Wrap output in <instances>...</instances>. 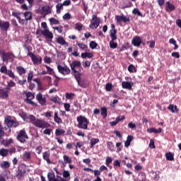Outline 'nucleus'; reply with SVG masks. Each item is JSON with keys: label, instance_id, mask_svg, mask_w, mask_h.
I'll use <instances>...</instances> for the list:
<instances>
[{"label": "nucleus", "instance_id": "23", "mask_svg": "<svg viewBox=\"0 0 181 181\" xmlns=\"http://www.w3.org/2000/svg\"><path fill=\"white\" fill-rule=\"evenodd\" d=\"M9 97V90L5 89H0V98L5 100Z\"/></svg>", "mask_w": 181, "mask_h": 181}, {"label": "nucleus", "instance_id": "15", "mask_svg": "<svg viewBox=\"0 0 181 181\" xmlns=\"http://www.w3.org/2000/svg\"><path fill=\"white\" fill-rule=\"evenodd\" d=\"M9 26L10 24L8 21H0V29L1 32H8Z\"/></svg>", "mask_w": 181, "mask_h": 181}, {"label": "nucleus", "instance_id": "44", "mask_svg": "<svg viewBox=\"0 0 181 181\" xmlns=\"http://www.w3.org/2000/svg\"><path fill=\"white\" fill-rule=\"evenodd\" d=\"M49 23L51 25H60V21L54 18H49Z\"/></svg>", "mask_w": 181, "mask_h": 181}, {"label": "nucleus", "instance_id": "25", "mask_svg": "<svg viewBox=\"0 0 181 181\" xmlns=\"http://www.w3.org/2000/svg\"><path fill=\"white\" fill-rule=\"evenodd\" d=\"M76 46L79 47V49L82 50H85L86 52H90V49H88V46L84 42H77Z\"/></svg>", "mask_w": 181, "mask_h": 181}, {"label": "nucleus", "instance_id": "62", "mask_svg": "<svg viewBox=\"0 0 181 181\" xmlns=\"http://www.w3.org/2000/svg\"><path fill=\"white\" fill-rule=\"evenodd\" d=\"M64 21H69V19H71V15H70L69 13H65L63 16Z\"/></svg>", "mask_w": 181, "mask_h": 181}, {"label": "nucleus", "instance_id": "58", "mask_svg": "<svg viewBox=\"0 0 181 181\" xmlns=\"http://www.w3.org/2000/svg\"><path fill=\"white\" fill-rule=\"evenodd\" d=\"M53 29H54V30H57L59 33H63V26L62 25L58 27H53Z\"/></svg>", "mask_w": 181, "mask_h": 181}, {"label": "nucleus", "instance_id": "37", "mask_svg": "<svg viewBox=\"0 0 181 181\" xmlns=\"http://www.w3.org/2000/svg\"><path fill=\"white\" fill-rule=\"evenodd\" d=\"M66 133V131L63 129H56L55 130V135L56 136H60L62 135H64Z\"/></svg>", "mask_w": 181, "mask_h": 181}, {"label": "nucleus", "instance_id": "3", "mask_svg": "<svg viewBox=\"0 0 181 181\" xmlns=\"http://www.w3.org/2000/svg\"><path fill=\"white\" fill-rule=\"evenodd\" d=\"M16 139L20 144H26L28 139H29V136H28V133H26V129H23L20 130L18 132Z\"/></svg>", "mask_w": 181, "mask_h": 181}, {"label": "nucleus", "instance_id": "57", "mask_svg": "<svg viewBox=\"0 0 181 181\" xmlns=\"http://www.w3.org/2000/svg\"><path fill=\"white\" fill-rule=\"evenodd\" d=\"M45 67L47 69V74H54V72L53 71V69L50 68V66L47 65H45Z\"/></svg>", "mask_w": 181, "mask_h": 181}, {"label": "nucleus", "instance_id": "33", "mask_svg": "<svg viewBox=\"0 0 181 181\" xmlns=\"http://www.w3.org/2000/svg\"><path fill=\"white\" fill-rule=\"evenodd\" d=\"M63 158H64V163H62L63 166H66L67 163H71L72 162L71 158L69 157V156L64 155Z\"/></svg>", "mask_w": 181, "mask_h": 181}, {"label": "nucleus", "instance_id": "10", "mask_svg": "<svg viewBox=\"0 0 181 181\" xmlns=\"http://www.w3.org/2000/svg\"><path fill=\"white\" fill-rule=\"evenodd\" d=\"M57 70L60 74H62L63 76H68V74H70L71 70L70 68L67 66H62L60 64L57 65Z\"/></svg>", "mask_w": 181, "mask_h": 181}, {"label": "nucleus", "instance_id": "48", "mask_svg": "<svg viewBox=\"0 0 181 181\" xmlns=\"http://www.w3.org/2000/svg\"><path fill=\"white\" fill-rule=\"evenodd\" d=\"M97 46H98V44H97V42H95V41H91L89 44V47L92 49V50H94V49H95Z\"/></svg>", "mask_w": 181, "mask_h": 181}, {"label": "nucleus", "instance_id": "55", "mask_svg": "<svg viewBox=\"0 0 181 181\" xmlns=\"http://www.w3.org/2000/svg\"><path fill=\"white\" fill-rule=\"evenodd\" d=\"M106 91H111L112 90V84L110 83H107L105 85Z\"/></svg>", "mask_w": 181, "mask_h": 181}, {"label": "nucleus", "instance_id": "21", "mask_svg": "<svg viewBox=\"0 0 181 181\" xmlns=\"http://www.w3.org/2000/svg\"><path fill=\"white\" fill-rule=\"evenodd\" d=\"M176 9V7H175V5H173L172 3L167 1L165 2V11L166 12H173Z\"/></svg>", "mask_w": 181, "mask_h": 181}, {"label": "nucleus", "instance_id": "14", "mask_svg": "<svg viewBox=\"0 0 181 181\" xmlns=\"http://www.w3.org/2000/svg\"><path fill=\"white\" fill-rule=\"evenodd\" d=\"M29 57H31L32 62L34 64H40L42 63V57H37L33 53H28Z\"/></svg>", "mask_w": 181, "mask_h": 181}, {"label": "nucleus", "instance_id": "56", "mask_svg": "<svg viewBox=\"0 0 181 181\" xmlns=\"http://www.w3.org/2000/svg\"><path fill=\"white\" fill-rule=\"evenodd\" d=\"M20 117H21V118L23 119V121H26V119H28V114H26L25 112H21L19 113Z\"/></svg>", "mask_w": 181, "mask_h": 181}, {"label": "nucleus", "instance_id": "51", "mask_svg": "<svg viewBox=\"0 0 181 181\" xmlns=\"http://www.w3.org/2000/svg\"><path fill=\"white\" fill-rule=\"evenodd\" d=\"M113 166H114V168H121V160H115L113 162Z\"/></svg>", "mask_w": 181, "mask_h": 181}, {"label": "nucleus", "instance_id": "17", "mask_svg": "<svg viewBox=\"0 0 181 181\" xmlns=\"http://www.w3.org/2000/svg\"><path fill=\"white\" fill-rule=\"evenodd\" d=\"M141 42L142 40H141V37L139 36H136L132 39V45L136 47H139V46H141Z\"/></svg>", "mask_w": 181, "mask_h": 181}, {"label": "nucleus", "instance_id": "50", "mask_svg": "<svg viewBox=\"0 0 181 181\" xmlns=\"http://www.w3.org/2000/svg\"><path fill=\"white\" fill-rule=\"evenodd\" d=\"M63 4H58L56 6L57 13H60V11L63 9Z\"/></svg>", "mask_w": 181, "mask_h": 181}, {"label": "nucleus", "instance_id": "9", "mask_svg": "<svg viewBox=\"0 0 181 181\" xmlns=\"http://www.w3.org/2000/svg\"><path fill=\"white\" fill-rule=\"evenodd\" d=\"M0 53L4 63H5V62H8V60H12L16 57L15 54L12 52H5L4 51H1Z\"/></svg>", "mask_w": 181, "mask_h": 181}, {"label": "nucleus", "instance_id": "7", "mask_svg": "<svg viewBox=\"0 0 181 181\" xmlns=\"http://www.w3.org/2000/svg\"><path fill=\"white\" fill-rule=\"evenodd\" d=\"M25 175H26V165L21 164L18 167L16 177H18V179H22Z\"/></svg>", "mask_w": 181, "mask_h": 181}, {"label": "nucleus", "instance_id": "19", "mask_svg": "<svg viewBox=\"0 0 181 181\" xmlns=\"http://www.w3.org/2000/svg\"><path fill=\"white\" fill-rule=\"evenodd\" d=\"M42 158L44 160H46L48 165H50V163H52V161L50 160V151H45L44 153H42Z\"/></svg>", "mask_w": 181, "mask_h": 181}, {"label": "nucleus", "instance_id": "2", "mask_svg": "<svg viewBox=\"0 0 181 181\" xmlns=\"http://www.w3.org/2000/svg\"><path fill=\"white\" fill-rule=\"evenodd\" d=\"M41 28L44 29L42 32V36H44L47 40V42H52V39H53V33L49 30V28L47 27V23L46 22H42L41 23Z\"/></svg>", "mask_w": 181, "mask_h": 181}, {"label": "nucleus", "instance_id": "60", "mask_svg": "<svg viewBox=\"0 0 181 181\" xmlns=\"http://www.w3.org/2000/svg\"><path fill=\"white\" fill-rule=\"evenodd\" d=\"M25 95L27 97V98H31V100H33V98H35V95L33 94L31 92H27L25 93Z\"/></svg>", "mask_w": 181, "mask_h": 181}, {"label": "nucleus", "instance_id": "61", "mask_svg": "<svg viewBox=\"0 0 181 181\" xmlns=\"http://www.w3.org/2000/svg\"><path fill=\"white\" fill-rule=\"evenodd\" d=\"M24 48L28 51V56H29V53H33L32 47L30 45H24Z\"/></svg>", "mask_w": 181, "mask_h": 181}, {"label": "nucleus", "instance_id": "35", "mask_svg": "<svg viewBox=\"0 0 181 181\" xmlns=\"http://www.w3.org/2000/svg\"><path fill=\"white\" fill-rule=\"evenodd\" d=\"M168 110L169 111H171V112H174V113H177V111H179L177 110V106L176 105H173V104H170L168 107Z\"/></svg>", "mask_w": 181, "mask_h": 181}, {"label": "nucleus", "instance_id": "59", "mask_svg": "<svg viewBox=\"0 0 181 181\" xmlns=\"http://www.w3.org/2000/svg\"><path fill=\"white\" fill-rule=\"evenodd\" d=\"M63 177L65 179H68V177H70V173L68 170H64L63 173Z\"/></svg>", "mask_w": 181, "mask_h": 181}, {"label": "nucleus", "instance_id": "52", "mask_svg": "<svg viewBox=\"0 0 181 181\" xmlns=\"http://www.w3.org/2000/svg\"><path fill=\"white\" fill-rule=\"evenodd\" d=\"M33 80V71H30L28 75V83H32Z\"/></svg>", "mask_w": 181, "mask_h": 181}, {"label": "nucleus", "instance_id": "63", "mask_svg": "<svg viewBox=\"0 0 181 181\" xmlns=\"http://www.w3.org/2000/svg\"><path fill=\"white\" fill-rule=\"evenodd\" d=\"M147 45H149L151 49H153L155 47V40L148 41Z\"/></svg>", "mask_w": 181, "mask_h": 181}, {"label": "nucleus", "instance_id": "22", "mask_svg": "<svg viewBox=\"0 0 181 181\" xmlns=\"http://www.w3.org/2000/svg\"><path fill=\"white\" fill-rule=\"evenodd\" d=\"M22 159L24 162H30V159H32V153L25 151L23 154Z\"/></svg>", "mask_w": 181, "mask_h": 181}, {"label": "nucleus", "instance_id": "27", "mask_svg": "<svg viewBox=\"0 0 181 181\" xmlns=\"http://www.w3.org/2000/svg\"><path fill=\"white\" fill-rule=\"evenodd\" d=\"M122 88H126L127 90H132V84H131V82H128V81L122 82Z\"/></svg>", "mask_w": 181, "mask_h": 181}, {"label": "nucleus", "instance_id": "20", "mask_svg": "<svg viewBox=\"0 0 181 181\" xmlns=\"http://www.w3.org/2000/svg\"><path fill=\"white\" fill-rule=\"evenodd\" d=\"M57 43L58 45H61V46H66V47H69V42H66V40L63 37H58L56 39Z\"/></svg>", "mask_w": 181, "mask_h": 181}, {"label": "nucleus", "instance_id": "16", "mask_svg": "<svg viewBox=\"0 0 181 181\" xmlns=\"http://www.w3.org/2000/svg\"><path fill=\"white\" fill-rule=\"evenodd\" d=\"M111 28L110 36L112 40H117V29H115V25L111 24Z\"/></svg>", "mask_w": 181, "mask_h": 181}, {"label": "nucleus", "instance_id": "42", "mask_svg": "<svg viewBox=\"0 0 181 181\" xmlns=\"http://www.w3.org/2000/svg\"><path fill=\"white\" fill-rule=\"evenodd\" d=\"M166 160H175V158H173V154L172 153L168 152L165 153Z\"/></svg>", "mask_w": 181, "mask_h": 181}, {"label": "nucleus", "instance_id": "34", "mask_svg": "<svg viewBox=\"0 0 181 181\" xmlns=\"http://www.w3.org/2000/svg\"><path fill=\"white\" fill-rule=\"evenodd\" d=\"M0 166L2 169H9L11 168V163L8 161H2Z\"/></svg>", "mask_w": 181, "mask_h": 181}, {"label": "nucleus", "instance_id": "40", "mask_svg": "<svg viewBox=\"0 0 181 181\" xmlns=\"http://www.w3.org/2000/svg\"><path fill=\"white\" fill-rule=\"evenodd\" d=\"M112 163V158L111 157H107L105 160V165L107 166V168H110V169H112V166H110V164Z\"/></svg>", "mask_w": 181, "mask_h": 181}, {"label": "nucleus", "instance_id": "24", "mask_svg": "<svg viewBox=\"0 0 181 181\" xmlns=\"http://www.w3.org/2000/svg\"><path fill=\"white\" fill-rule=\"evenodd\" d=\"M16 70L19 76H23L24 74H26V69L23 68V66H18L16 68Z\"/></svg>", "mask_w": 181, "mask_h": 181}, {"label": "nucleus", "instance_id": "4", "mask_svg": "<svg viewBox=\"0 0 181 181\" xmlns=\"http://www.w3.org/2000/svg\"><path fill=\"white\" fill-rule=\"evenodd\" d=\"M0 73H1L2 74H6V76H8V77L12 78V80H18V76L15 75V73L12 71L11 69H8L6 65H3L1 66Z\"/></svg>", "mask_w": 181, "mask_h": 181}, {"label": "nucleus", "instance_id": "43", "mask_svg": "<svg viewBox=\"0 0 181 181\" xmlns=\"http://www.w3.org/2000/svg\"><path fill=\"white\" fill-rule=\"evenodd\" d=\"M100 114H101L103 118H104V119L107 118V108L104 107H101Z\"/></svg>", "mask_w": 181, "mask_h": 181}, {"label": "nucleus", "instance_id": "29", "mask_svg": "<svg viewBox=\"0 0 181 181\" xmlns=\"http://www.w3.org/2000/svg\"><path fill=\"white\" fill-rule=\"evenodd\" d=\"M147 132H149L150 134H160V132H162V129L161 128H158V129L151 127V128H148L147 129Z\"/></svg>", "mask_w": 181, "mask_h": 181}, {"label": "nucleus", "instance_id": "39", "mask_svg": "<svg viewBox=\"0 0 181 181\" xmlns=\"http://www.w3.org/2000/svg\"><path fill=\"white\" fill-rule=\"evenodd\" d=\"M9 153V151L6 148H1L0 149V156H3V158L6 157V156Z\"/></svg>", "mask_w": 181, "mask_h": 181}, {"label": "nucleus", "instance_id": "18", "mask_svg": "<svg viewBox=\"0 0 181 181\" xmlns=\"http://www.w3.org/2000/svg\"><path fill=\"white\" fill-rule=\"evenodd\" d=\"M41 14L44 15V16H46V15H49L52 13V9H50V6H45L41 8Z\"/></svg>", "mask_w": 181, "mask_h": 181}, {"label": "nucleus", "instance_id": "49", "mask_svg": "<svg viewBox=\"0 0 181 181\" xmlns=\"http://www.w3.org/2000/svg\"><path fill=\"white\" fill-rule=\"evenodd\" d=\"M25 103L27 104H30V105H33V107H37V104L33 101H32V99L27 98L25 100Z\"/></svg>", "mask_w": 181, "mask_h": 181}, {"label": "nucleus", "instance_id": "32", "mask_svg": "<svg viewBox=\"0 0 181 181\" xmlns=\"http://www.w3.org/2000/svg\"><path fill=\"white\" fill-rule=\"evenodd\" d=\"M107 146L110 152H115V146L114 145V143L112 141H107Z\"/></svg>", "mask_w": 181, "mask_h": 181}, {"label": "nucleus", "instance_id": "6", "mask_svg": "<svg viewBox=\"0 0 181 181\" xmlns=\"http://www.w3.org/2000/svg\"><path fill=\"white\" fill-rule=\"evenodd\" d=\"M33 125L37 128H42V129H45V128H49V127H50V124H49L47 122L42 119H37V118L34 122Z\"/></svg>", "mask_w": 181, "mask_h": 181}, {"label": "nucleus", "instance_id": "38", "mask_svg": "<svg viewBox=\"0 0 181 181\" xmlns=\"http://www.w3.org/2000/svg\"><path fill=\"white\" fill-rule=\"evenodd\" d=\"M24 17L26 22H28V21H32V13H30V11H25L24 13Z\"/></svg>", "mask_w": 181, "mask_h": 181}, {"label": "nucleus", "instance_id": "8", "mask_svg": "<svg viewBox=\"0 0 181 181\" xmlns=\"http://www.w3.org/2000/svg\"><path fill=\"white\" fill-rule=\"evenodd\" d=\"M100 18H98V17H97V15L93 14L92 16V19H91L90 25H89V28L90 29H97V28L100 26Z\"/></svg>", "mask_w": 181, "mask_h": 181}, {"label": "nucleus", "instance_id": "12", "mask_svg": "<svg viewBox=\"0 0 181 181\" xmlns=\"http://www.w3.org/2000/svg\"><path fill=\"white\" fill-rule=\"evenodd\" d=\"M115 21L117 23L121 24V22H123L124 23H128V22H130L131 19H129V17H127L124 16V14H121L120 16H115Z\"/></svg>", "mask_w": 181, "mask_h": 181}, {"label": "nucleus", "instance_id": "54", "mask_svg": "<svg viewBox=\"0 0 181 181\" xmlns=\"http://www.w3.org/2000/svg\"><path fill=\"white\" fill-rule=\"evenodd\" d=\"M95 177H100L101 175V171L99 170H93V171Z\"/></svg>", "mask_w": 181, "mask_h": 181}, {"label": "nucleus", "instance_id": "11", "mask_svg": "<svg viewBox=\"0 0 181 181\" xmlns=\"http://www.w3.org/2000/svg\"><path fill=\"white\" fill-rule=\"evenodd\" d=\"M74 76L78 83V85L80 86V87H82V88H87V87H88V84H87V81H86V80L80 81V74H74Z\"/></svg>", "mask_w": 181, "mask_h": 181}, {"label": "nucleus", "instance_id": "31", "mask_svg": "<svg viewBox=\"0 0 181 181\" xmlns=\"http://www.w3.org/2000/svg\"><path fill=\"white\" fill-rule=\"evenodd\" d=\"M54 120L57 124H63V120L59 117L57 112L54 114Z\"/></svg>", "mask_w": 181, "mask_h": 181}, {"label": "nucleus", "instance_id": "64", "mask_svg": "<svg viewBox=\"0 0 181 181\" xmlns=\"http://www.w3.org/2000/svg\"><path fill=\"white\" fill-rule=\"evenodd\" d=\"M52 131V130L51 129H45L43 131V134H44V135H51Z\"/></svg>", "mask_w": 181, "mask_h": 181}, {"label": "nucleus", "instance_id": "13", "mask_svg": "<svg viewBox=\"0 0 181 181\" xmlns=\"http://www.w3.org/2000/svg\"><path fill=\"white\" fill-rule=\"evenodd\" d=\"M35 98L37 101H38L39 104H40L41 105H46V96H43L42 93H38L35 95Z\"/></svg>", "mask_w": 181, "mask_h": 181}, {"label": "nucleus", "instance_id": "26", "mask_svg": "<svg viewBox=\"0 0 181 181\" xmlns=\"http://www.w3.org/2000/svg\"><path fill=\"white\" fill-rule=\"evenodd\" d=\"M81 57L82 59H91L94 57V54L92 52H86L81 53Z\"/></svg>", "mask_w": 181, "mask_h": 181}, {"label": "nucleus", "instance_id": "45", "mask_svg": "<svg viewBox=\"0 0 181 181\" xmlns=\"http://www.w3.org/2000/svg\"><path fill=\"white\" fill-rule=\"evenodd\" d=\"M50 101L52 103H54L55 104H60V99L59 98V96H53L50 98Z\"/></svg>", "mask_w": 181, "mask_h": 181}, {"label": "nucleus", "instance_id": "41", "mask_svg": "<svg viewBox=\"0 0 181 181\" xmlns=\"http://www.w3.org/2000/svg\"><path fill=\"white\" fill-rule=\"evenodd\" d=\"M115 40H111L110 41V49H117L118 47V44L114 42Z\"/></svg>", "mask_w": 181, "mask_h": 181}, {"label": "nucleus", "instance_id": "36", "mask_svg": "<svg viewBox=\"0 0 181 181\" xmlns=\"http://www.w3.org/2000/svg\"><path fill=\"white\" fill-rule=\"evenodd\" d=\"M90 148H94V146L96 144H98V142H100V139L98 138H96V139L92 138V139H90Z\"/></svg>", "mask_w": 181, "mask_h": 181}, {"label": "nucleus", "instance_id": "28", "mask_svg": "<svg viewBox=\"0 0 181 181\" xmlns=\"http://www.w3.org/2000/svg\"><path fill=\"white\" fill-rule=\"evenodd\" d=\"M12 87H16V83L13 80H10L6 86V90L10 91Z\"/></svg>", "mask_w": 181, "mask_h": 181}, {"label": "nucleus", "instance_id": "1", "mask_svg": "<svg viewBox=\"0 0 181 181\" xmlns=\"http://www.w3.org/2000/svg\"><path fill=\"white\" fill-rule=\"evenodd\" d=\"M76 120L78 122L77 127L79 128V129H88L90 121H88L86 117L80 115L77 117Z\"/></svg>", "mask_w": 181, "mask_h": 181}, {"label": "nucleus", "instance_id": "46", "mask_svg": "<svg viewBox=\"0 0 181 181\" xmlns=\"http://www.w3.org/2000/svg\"><path fill=\"white\" fill-rule=\"evenodd\" d=\"M127 70L129 73H136V68L133 64L129 65Z\"/></svg>", "mask_w": 181, "mask_h": 181}, {"label": "nucleus", "instance_id": "53", "mask_svg": "<svg viewBox=\"0 0 181 181\" xmlns=\"http://www.w3.org/2000/svg\"><path fill=\"white\" fill-rule=\"evenodd\" d=\"M65 97L66 100H73V98H74V93H66Z\"/></svg>", "mask_w": 181, "mask_h": 181}, {"label": "nucleus", "instance_id": "5", "mask_svg": "<svg viewBox=\"0 0 181 181\" xmlns=\"http://www.w3.org/2000/svg\"><path fill=\"white\" fill-rule=\"evenodd\" d=\"M70 67L74 74H80V69H83V66H81V62L77 60L73 61L70 64Z\"/></svg>", "mask_w": 181, "mask_h": 181}, {"label": "nucleus", "instance_id": "47", "mask_svg": "<svg viewBox=\"0 0 181 181\" xmlns=\"http://www.w3.org/2000/svg\"><path fill=\"white\" fill-rule=\"evenodd\" d=\"M47 179L49 181H52L53 180L56 179L54 173H52V172L48 173Z\"/></svg>", "mask_w": 181, "mask_h": 181}, {"label": "nucleus", "instance_id": "30", "mask_svg": "<svg viewBox=\"0 0 181 181\" xmlns=\"http://www.w3.org/2000/svg\"><path fill=\"white\" fill-rule=\"evenodd\" d=\"M36 117L33 115H28L27 119L25 120L27 122H30L34 124V122L36 121Z\"/></svg>", "mask_w": 181, "mask_h": 181}]
</instances>
